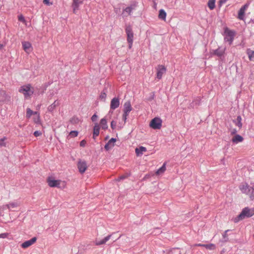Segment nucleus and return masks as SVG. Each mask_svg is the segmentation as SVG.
I'll use <instances>...</instances> for the list:
<instances>
[{"instance_id": "obj_1", "label": "nucleus", "mask_w": 254, "mask_h": 254, "mask_svg": "<svg viewBox=\"0 0 254 254\" xmlns=\"http://www.w3.org/2000/svg\"><path fill=\"white\" fill-rule=\"evenodd\" d=\"M254 215V208H250L248 207L243 208L241 212L237 216L232 219L235 223H237L246 218L251 217Z\"/></svg>"}, {"instance_id": "obj_2", "label": "nucleus", "mask_w": 254, "mask_h": 254, "mask_svg": "<svg viewBox=\"0 0 254 254\" xmlns=\"http://www.w3.org/2000/svg\"><path fill=\"white\" fill-rule=\"evenodd\" d=\"M18 91L22 94L25 99H30L34 93V88L30 84L21 86Z\"/></svg>"}, {"instance_id": "obj_3", "label": "nucleus", "mask_w": 254, "mask_h": 254, "mask_svg": "<svg viewBox=\"0 0 254 254\" xmlns=\"http://www.w3.org/2000/svg\"><path fill=\"white\" fill-rule=\"evenodd\" d=\"M127 36V41L128 43V48L131 49L132 46L134 34L130 25H127L125 29Z\"/></svg>"}, {"instance_id": "obj_4", "label": "nucleus", "mask_w": 254, "mask_h": 254, "mask_svg": "<svg viewBox=\"0 0 254 254\" xmlns=\"http://www.w3.org/2000/svg\"><path fill=\"white\" fill-rule=\"evenodd\" d=\"M224 33L225 34L224 40L229 42L230 45L232 44L235 35V32L226 27L224 29Z\"/></svg>"}, {"instance_id": "obj_5", "label": "nucleus", "mask_w": 254, "mask_h": 254, "mask_svg": "<svg viewBox=\"0 0 254 254\" xmlns=\"http://www.w3.org/2000/svg\"><path fill=\"white\" fill-rule=\"evenodd\" d=\"M162 121L159 118H155L150 123V127L154 129H160L162 127Z\"/></svg>"}, {"instance_id": "obj_6", "label": "nucleus", "mask_w": 254, "mask_h": 254, "mask_svg": "<svg viewBox=\"0 0 254 254\" xmlns=\"http://www.w3.org/2000/svg\"><path fill=\"white\" fill-rule=\"evenodd\" d=\"M10 101V96L5 90L0 89V103H8Z\"/></svg>"}, {"instance_id": "obj_7", "label": "nucleus", "mask_w": 254, "mask_h": 254, "mask_svg": "<svg viewBox=\"0 0 254 254\" xmlns=\"http://www.w3.org/2000/svg\"><path fill=\"white\" fill-rule=\"evenodd\" d=\"M166 68L164 65H159L157 67L156 78L159 80L161 79L163 75L166 72Z\"/></svg>"}, {"instance_id": "obj_8", "label": "nucleus", "mask_w": 254, "mask_h": 254, "mask_svg": "<svg viewBox=\"0 0 254 254\" xmlns=\"http://www.w3.org/2000/svg\"><path fill=\"white\" fill-rule=\"evenodd\" d=\"M77 167L80 173L83 174L87 168V163L84 161L80 160L77 163Z\"/></svg>"}, {"instance_id": "obj_9", "label": "nucleus", "mask_w": 254, "mask_h": 254, "mask_svg": "<svg viewBox=\"0 0 254 254\" xmlns=\"http://www.w3.org/2000/svg\"><path fill=\"white\" fill-rule=\"evenodd\" d=\"M48 185L51 187H60V185L62 183L61 180H54L52 178H49L48 179Z\"/></svg>"}, {"instance_id": "obj_10", "label": "nucleus", "mask_w": 254, "mask_h": 254, "mask_svg": "<svg viewBox=\"0 0 254 254\" xmlns=\"http://www.w3.org/2000/svg\"><path fill=\"white\" fill-rule=\"evenodd\" d=\"M22 45L24 51L28 54L30 53L33 50L32 45L29 42L24 41L22 42Z\"/></svg>"}, {"instance_id": "obj_11", "label": "nucleus", "mask_w": 254, "mask_h": 254, "mask_svg": "<svg viewBox=\"0 0 254 254\" xmlns=\"http://www.w3.org/2000/svg\"><path fill=\"white\" fill-rule=\"evenodd\" d=\"M249 6V4L247 3L243 5L239 10L238 12V18L240 20H243L245 11Z\"/></svg>"}, {"instance_id": "obj_12", "label": "nucleus", "mask_w": 254, "mask_h": 254, "mask_svg": "<svg viewBox=\"0 0 254 254\" xmlns=\"http://www.w3.org/2000/svg\"><path fill=\"white\" fill-rule=\"evenodd\" d=\"M252 188L246 184L243 183L240 186V189L242 192L247 194H250L251 193V190Z\"/></svg>"}, {"instance_id": "obj_13", "label": "nucleus", "mask_w": 254, "mask_h": 254, "mask_svg": "<svg viewBox=\"0 0 254 254\" xmlns=\"http://www.w3.org/2000/svg\"><path fill=\"white\" fill-rule=\"evenodd\" d=\"M111 236L112 235H109L101 240H98L97 239H96L94 242L95 245L96 246H100L105 244L106 242L110 239Z\"/></svg>"}, {"instance_id": "obj_14", "label": "nucleus", "mask_w": 254, "mask_h": 254, "mask_svg": "<svg viewBox=\"0 0 254 254\" xmlns=\"http://www.w3.org/2000/svg\"><path fill=\"white\" fill-rule=\"evenodd\" d=\"M36 238L33 237L31 239L26 241L21 244V247L24 249H26L31 246L36 241Z\"/></svg>"}, {"instance_id": "obj_15", "label": "nucleus", "mask_w": 254, "mask_h": 254, "mask_svg": "<svg viewBox=\"0 0 254 254\" xmlns=\"http://www.w3.org/2000/svg\"><path fill=\"white\" fill-rule=\"evenodd\" d=\"M82 3L83 1L80 0H73L72 7L73 8V12L74 13H76L77 10L79 9V5Z\"/></svg>"}, {"instance_id": "obj_16", "label": "nucleus", "mask_w": 254, "mask_h": 254, "mask_svg": "<svg viewBox=\"0 0 254 254\" xmlns=\"http://www.w3.org/2000/svg\"><path fill=\"white\" fill-rule=\"evenodd\" d=\"M120 105V100L118 98H114L112 99L110 104V108L113 110L119 107Z\"/></svg>"}, {"instance_id": "obj_17", "label": "nucleus", "mask_w": 254, "mask_h": 254, "mask_svg": "<svg viewBox=\"0 0 254 254\" xmlns=\"http://www.w3.org/2000/svg\"><path fill=\"white\" fill-rule=\"evenodd\" d=\"M132 107L130 101H127L124 105V113L129 114V112L132 110Z\"/></svg>"}, {"instance_id": "obj_18", "label": "nucleus", "mask_w": 254, "mask_h": 254, "mask_svg": "<svg viewBox=\"0 0 254 254\" xmlns=\"http://www.w3.org/2000/svg\"><path fill=\"white\" fill-rule=\"evenodd\" d=\"M116 141V139L112 138L108 143L105 145V149L106 150H109L115 146V143Z\"/></svg>"}, {"instance_id": "obj_19", "label": "nucleus", "mask_w": 254, "mask_h": 254, "mask_svg": "<svg viewBox=\"0 0 254 254\" xmlns=\"http://www.w3.org/2000/svg\"><path fill=\"white\" fill-rule=\"evenodd\" d=\"M147 151L146 147L143 146H140L139 148H136L135 152L137 156H141L143 153Z\"/></svg>"}, {"instance_id": "obj_20", "label": "nucleus", "mask_w": 254, "mask_h": 254, "mask_svg": "<svg viewBox=\"0 0 254 254\" xmlns=\"http://www.w3.org/2000/svg\"><path fill=\"white\" fill-rule=\"evenodd\" d=\"M101 128L104 130H106L108 128V126L107 125V122L105 118H103L100 120V124L99 125Z\"/></svg>"}, {"instance_id": "obj_21", "label": "nucleus", "mask_w": 254, "mask_h": 254, "mask_svg": "<svg viewBox=\"0 0 254 254\" xmlns=\"http://www.w3.org/2000/svg\"><path fill=\"white\" fill-rule=\"evenodd\" d=\"M244 140L243 137L239 134L235 135L232 139V141L235 143L242 142Z\"/></svg>"}, {"instance_id": "obj_22", "label": "nucleus", "mask_w": 254, "mask_h": 254, "mask_svg": "<svg viewBox=\"0 0 254 254\" xmlns=\"http://www.w3.org/2000/svg\"><path fill=\"white\" fill-rule=\"evenodd\" d=\"M100 127L98 124L96 123L93 128V137L94 138L97 136L99 134Z\"/></svg>"}, {"instance_id": "obj_23", "label": "nucleus", "mask_w": 254, "mask_h": 254, "mask_svg": "<svg viewBox=\"0 0 254 254\" xmlns=\"http://www.w3.org/2000/svg\"><path fill=\"white\" fill-rule=\"evenodd\" d=\"M19 204L17 202H12L6 204L5 206L9 209H14L18 207Z\"/></svg>"}, {"instance_id": "obj_24", "label": "nucleus", "mask_w": 254, "mask_h": 254, "mask_svg": "<svg viewBox=\"0 0 254 254\" xmlns=\"http://www.w3.org/2000/svg\"><path fill=\"white\" fill-rule=\"evenodd\" d=\"M166 12L163 9H161L159 11L158 18L160 19L165 21L166 18Z\"/></svg>"}, {"instance_id": "obj_25", "label": "nucleus", "mask_w": 254, "mask_h": 254, "mask_svg": "<svg viewBox=\"0 0 254 254\" xmlns=\"http://www.w3.org/2000/svg\"><path fill=\"white\" fill-rule=\"evenodd\" d=\"M247 54L248 56L249 59L251 61H254V51L248 49L246 51Z\"/></svg>"}, {"instance_id": "obj_26", "label": "nucleus", "mask_w": 254, "mask_h": 254, "mask_svg": "<svg viewBox=\"0 0 254 254\" xmlns=\"http://www.w3.org/2000/svg\"><path fill=\"white\" fill-rule=\"evenodd\" d=\"M59 103L58 101H55V102L52 104L51 105H50L48 108V110L49 112H52L56 108L59 106Z\"/></svg>"}, {"instance_id": "obj_27", "label": "nucleus", "mask_w": 254, "mask_h": 254, "mask_svg": "<svg viewBox=\"0 0 254 254\" xmlns=\"http://www.w3.org/2000/svg\"><path fill=\"white\" fill-rule=\"evenodd\" d=\"M225 52V48L221 49L220 48H218L217 50H216L214 53L215 55L221 57L222 55H224Z\"/></svg>"}, {"instance_id": "obj_28", "label": "nucleus", "mask_w": 254, "mask_h": 254, "mask_svg": "<svg viewBox=\"0 0 254 254\" xmlns=\"http://www.w3.org/2000/svg\"><path fill=\"white\" fill-rule=\"evenodd\" d=\"M216 0H209L207 5L210 10H213L215 7Z\"/></svg>"}, {"instance_id": "obj_29", "label": "nucleus", "mask_w": 254, "mask_h": 254, "mask_svg": "<svg viewBox=\"0 0 254 254\" xmlns=\"http://www.w3.org/2000/svg\"><path fill=\"white\" fill-rule=\"evenodd\" d=\"M37 112H33L30 108H27L26 110V118L29 119L31 117L32 115H37Z\"/></svg>"}, {"instance_id": "obj_30", "label": "nucleus", "mask_w": 254, "mask_h": 254, "mask_svg": "<svg viewBox=\"0 0 254 254\" xmlns=\"http://www.w3.org/2000/svg\"><path fill=\"white\" fill-rule=\"evenodd\" d=\"M166 164L164 163L163 166L159 169L156 172V174L157 175H160L164 173V172L166 171Z\"/></svg>"}, {"instance_id": "obj_31", "label": "nucleus", "mask_w": 254, "mask_h": 254, "mask_svg": "<svg viewBox=\"0 0 254 254\" xmlns=\"http://www.w3.org/2000/svg\"><path fill=\"white\" fill-rule=\"evenodd\" d=\"M132 10V8L131 7H127L125 9H124L122 14L125 16H126L127 15L130 14L131 11Z\"/></svg>"}, {"instance_id": "obj_32", "label": "nucleus", "mask_w": 254, "mask_h": 254, "mask_svg": "<svg viewBox=\"0 0 254 254\" xmlns=\"http://www.w3.org/2000/svg\"><path fill=\"white\" fill-rule=\"evenodd\" d=\"M204 247L209 250H214L216 249V246L213 244H205Z\"/></svg>"}, {"instance_id": "obj_33", "label": "nucleus", "mask_w": 254, "mask_h": 254, "mask_svg": "<svg viewBox=\"0 0 254 254\" xmlns=\"http://www.w3.org/2000/svg\"><path fill=\"white\" fill-rule=\"evenodd\" d=\"M237 123H236V126H237L240 128L242 127V118L240 116H238L236 119Z\"/></svg>"}, {"instance_id": "obj_34", "label": "nucleus", "mask_w": 254, "mask_h": 254, "mask_svg": "<svg viewBox=\"0 0 254 254\" xmlns=\"http://www.w3.org/2000/svg\"><path fill=\"white\" fill-rule=\"evenodd\" d=\"M78 132L77 131L73 130V131H71L69 132V136H70V137H74L77 136L78 135Z\"/></svg>"}, {"instance_id": "obj_35", "label": "nucleus", "mask_w": 254, "mask_h": 254, "mask_svg": "<svg viewBox=\"0 0 254 254\" xmlns=\"http://www.w3.org/2000/svg\"><path fill=\"white\" fill-rule=\"evenodd\" d=\"M34 122L36 124H39L40 122V115L38 113L37 115H35V117L34 118Z\"/></svg>"}, {"instance_id": "obj_36", "label": "nucleus", "mask_w": 254, "mask_h": 254, "mask_svg": "<svg viewBox=\"0 0 254 254\" xmlns=\"http://www.w3.org/2000/svg\"><path fill=\"white\" fill-rule=\"evenodd\" d=\"M6 139V137L0 139V147H4L6 146V142L5 141Z\"/></svg>"}, {"instance_id": "obj_37", "label": "nucleus", "mask_w": 254, "mask_h": 254, "mask_svg": "<svg viewBox=\"0 0 254 254\" xmlns=\"http://www.w3.org/2000/svg\"><path fill=\"white\" fill-rule=\"evenodd\" d=\"M106 96H107V95H106V93L104 92H102L100 95V99L104 101L106 99Z\"/></svg>"}, {"instance_id": "obj_38", "label": "nucleus", "mask_w": 254, "mask_h": 254, "mask_svg": "<svg viewBox=\"0 0 254 254\" xmlns=\"http://www.w3.org/2000/svg\"><path fill=\"white\" fill-rule=\"evenodd\" d=\"M9 235V234L8 233H2L0 234V238H6L8 237Z\"/></svg>"}, {"instance_id": "obj_39", "label": "nucleus", "mask_w": 254, "mask_h": 254, "mask_svg": "<svg viewBox=\"0 0 254 254\" xmlns=\"http://www.w3.org/2000/svg\"><path fill=\"white\" fill-rule=\"evenodd\" d=\"M18 19L19 21H20L24 23L26 22L24 17L22 15L18 16Z\"/></svg>"}, {"instance_id": "obj_40", "label": "nucleus", "mask_w": 254, "mask_h": 254, "mask_svg": "<svg viewBox=\"0 0 254 254\" xmlns=\"http://www.w3.org/2000/svg\"><path fill=\"white\" fill-rule=\"evenodd\" d=\"M116 126V122L113 121L111 122V127L113 129H114Z\"/></svg>"}, {"instance_id": "obj_41", "label": "nucleus", "mask_w": 254, "mask_h": 254, "mask_svg": "<svg viewBox=\"0 0 254 254\" xmlns=\"http://www.w3.org/2000/svg\"><path fill=\"white\" fill-rule=\"evenodd\" d=\"M43 3L45 4L50 5H52L53 3L50 2V0H43Z\"/></svg>"}, {"instance_id": "obj_42", "label": "nucleus", "mask_w": 254, "mask_h": 254, "mask_svg": "<svg viewBox=\"0 0 254 254\" xmlns=\"http://www.w3.org/2000/svg\"><path fill=\"white\" fill-rule=\"evenodd\" d=\"M41 134H42V133H41L40 131H35L34 132V136H36V137L39 136H40Z\"/></svg>"}, {"instance_id": "obj_43", "label": "nucleus", "mask_w": 254, "mask_h": 254, "mask_svg": "<svg viewBox=\"0 0 254 254\" xmlns=\"http://www.w3.org/2000/svg\"><path fill=\"white\" fill-rule=\"evenodd\" d=\"M86 144V141L85 140H82L80 142V146L81 147H84Z\"/></svg>"}, {"instance_id": "obj_44", "label": "nucleus", "mask_w": 254, "mask_h": 254, "mask_svg": "<svg viewBox=\"0 0 254 254\" xmlns=\"http://www.w3.org/2000/svg\"><path fill=\"white\" fill-rule=\"evenodd\" d=\"M97 115L96 114H94L91 117V120L92 121V122H95L97 120Z\"/></svg>"}, {"instance_id": "obj_45", "label": "nucleus", "mask_w": 254, "mask_h": 254, "mask_svg": "<svg viewBox=\"0 0 254 254\" xmlns=\"http://www.w3.org/2000/svg\"><path fill=\"white\" fill-rule=\"evenodd\" d=\"M127 177V176L123 175V176H121V177H119L116 180H117V181H120L122 180L125 179Z\"/></svg>"}, {"instance_id": "obj_46", "label": "nucleus", "mask_w": 254, "mask_h": 254, "mask_svg": "<svg viewBox=\"0 0 254 254\" xmlns=\"http://www.w3.org/2000/svg\"><path fill=\"white\" fill-rule=\"evenodd\" d=\"M128 114H125L124 113L123 115V119L124 121V122L126 123L127 117L128 116Z\"/></svg>"}, {"instance_id": "obj_47", "label": "nucleus", "mask_w": 254, "mask_h": 254, "mask_svg": "<svg viewBox=\"0 0 254 254\" xmlns=\"http://www.w3.org/2000/svg\"><path fill=\"white\" fill-rule=\"evenodd\" d=\"M228 0H219V5L221 6L223 4L225 3Z\"/></svg>"}, {"instance_id": "obj_48", "label": "nucleus", "mask_w": 254, "mask_h": 254, "mask_svg": "<svg viewBox=\"0 0 254 254\" xmlns=\"http://www.w3.org/2000/svg\"><path fill=\"white\" fill-rule=\"evenodd\" d=\"M205 244H196L194 245V246H197V247H204V246H205Z\"/></svg>"}, {"instance_id": "obj_49", "label": "nucleus", "mask_w": 254, "mask_h": 254, "mask_svg": "<svg viewBox=\"0 0 254 254\" xmlns=\"http://www.w3.org/2000/svg\"><path fill=\"white\" fill-rule=\"evenodd\" d=\"M229 230H226L225 231L224 234L223 235V237L224 238H226L227 237V232Z\"/></svg>"}, {"instance_id": "obj_50", "label": "nucleus", "mask_w": 254, "mask_h": 254, "mask_svg": "<svg viewBox=\"0 0 254 254\" xmlns=\"http://www.w3.org/2000/svg\"><path fill=\"white\" fill-rule=\"evenodd\" d=\"M236 132H237V130L235 129H233V130L231 131V134H235Z\"/></svg>"}, {"instance_id": "obj_51", "label": "nucleus", "mask_w": 254, "mask_h": 254, "mask_svg": "<svg viewBox=\"0 0 254 254\" xmlns=\"http://www.w3.org/2000/svg\"><path fill=\"white\" fill-rule=\"evenodd\" d=\"M2 47H3L2 45L0 44V49H2Z\"/></svg>"}]
</instances>
